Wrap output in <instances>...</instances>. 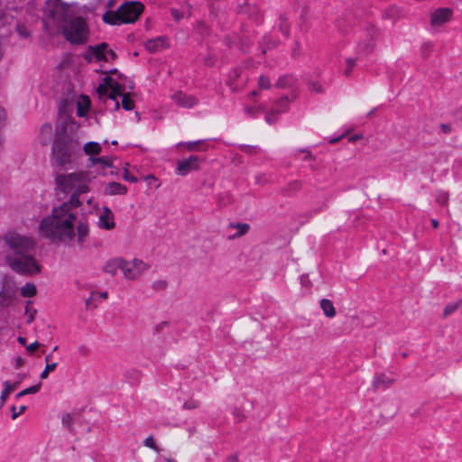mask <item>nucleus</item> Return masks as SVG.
<instances>
[{
  "label": "nucleus",
  "mask_w": 462,
  "mask_h": 462,
  "mask_svg": "<svg viewBox=\"0 0 462 462\" xmlns=\"http://www.w3.org/2000/svg\"><path fill=\"white\" fill-rule=\"evenodd\" d=\"M79 200L73 199L53 208L39 224L40 236L53 243L83 246L89 236V225L79 218Z\"/></svg>",
  "instance_id": "obj_1"
},
{
  "label": "nucleus",
  "mask_w": 462,
  "mask_h": 462,
  "mask_svg": "<svg viewBox=\"0 0 462 462\" xmlns=\"http://www.w3.org/2000/svg\"><path fill=\"white\" fill-rule=\"evenodd\" d=\"M42 22L47 31L51 32L56 28L72 44H81L88 41V26L85 19L78 14L77 7L73 4L46 0Z\"/></svg>",
  "instance_id": "obj_2"
},
{
  "label": "nucleus",
  "mask_w": 462,
  "mask_h": 462,
  "mask_svg": "<svg viewBox=\"0 0 462 462\" xmlns=\"http://www.w3.org/2000/svg\"><path fill=\"white\" fill-rule=\"evenodd\" d=\"M4 241L9 248L6 263L17 273L32 276L42 271L37 260L30 254L35 247V241L29 236L15 232H8Z\"/></svg>",
  "instance_id": "obj_3"
},
{
  "label": "nucleus",
  "mask_w": 462,
  "mask_h": 462,
  "mask_svg": "<svg viewBox=\"0 0 462 462\" xmlns=\"http://www.w3.org/2000/svg\"><path fill=\"white\" fill-rule=\"evenodd\" d=\"M98 97L102 99L110 109L117 110L122 105L125 110L130 111L134 107V101L125 93V86L119 80L106 76L103 79L97 89Z\"/></svg>",
  "instance_id": "obj_4"
},
{
  "label": "nucleus",
  "mask_w": 462,
  "mask_h": 462,
  "mask_svg": "<svg viewBox=\"0 0 462 462\" xmlns=\"http://www.w3.org/2000/svg\"><path fill=\"white\" fill-rule=\"evenodd\" d=\"M81 157L80 143L71 138H56L51 152V166L59 170L72 168Z\"/></svg>",
  "instance_id": "obj_5"
},
{
  "label": "nucleus",
  "mask_w": 462,
  "mask_h": 462,
  "mask_svg": "<svg viewBox=\"0 0 462 462\" xmlns=\"http://www.w3.org/2000/svg\"><path fill=\"white\" fill-rule=\"evenodd\" d=\"M55 182L60 190L64 193L72 194L70 199H79V195L89 191L90 176L88 172L83 171L68 174H58L55 178Z\"/></svg>",
  "instance_id": "obj_6"
},
{
  "label": "nucleus",
  "mask_w": 462,
  "mask_h": 462,
  "mask_svg": "<svg viewBox=\"0 0 462 462\" xmlns=\"http://www.w3.org/2000/svg\"><path fill=\"white\" fill-rule=\"evenodd\" d=\"M143 10L139 2H127L123 4L116 12H106L103 20L109 24L131 23L135 22Z\"/></svg>",
  "instance_id": "obj_7"
},
{
  "label": "nucleus",
  "mask_w": 462,
  "mask_h": 462,
  "mask_svg": "<svg viewBox=\"0 0 462 462\" xmlns=\"http://www.w3.org/2000/svg\"><path fill=\"white\" fill-rule=\"evenodd\" d=\"M115 58L116 53L104 42L97 46H89L85 53V59L88 62H107L113 60Z\"/></svg>",
  "instance_id": "obj_8"
},
{
  "label": "nucleus",
  "mask_w": 462,
  "mask_h": 462,
  "mask_svg": "<svg viewBox=\"0 0 462 462\" xmlns=\"http://www.w3.org/2000/svg\"><path fill=\"white\" fill-rule=\"evenodd\" d=\"M148 268V265L140 259L126 261L124 259L123 276L127 280L138 279Z\"/></svg>",
  "instance_id": "obj_9"
},
{
  "label": "nucleus",
  "mask_w": 462,
  "mask_h": 462,
  "mask_svg": "<svg viewBox=\"0 0 462 462\" xmlns=\"http://www.w3.org/2000/svg\"><path fill=\"white\" fill-rule=\"evenodd\" d=\"M248 76L242 69H235L228 74L227 85L233 91H239L244 88L247 83Z\"/></svg>",
  "instance_id": "obj_10"
},
{
  "label": "nucleus",
  "mask_w": 462,
  "mask_h": 462,
  "mask_svg": "<svg viewBox=\"0 0 462 462\" xmlns=\"http://www.w3.org/2000/svg\"><path fill=\"white\" fill-rule=\"evenodd\" d=\"M97 225L102 230H112L115 228V215L109 208L103 207L97 211Z\"/></svg>",
  "instance_id": "obj_11"
},
{
  "label": "nucleus",
  "mask_w": 462,
  "mask_h": 462,
  "mask_svg": "<svg viewBox=\"0 0 462 462\" xmlns=\"http://www.w3.org/2000/svg\"><path fill=\"white\" fill-rule=\"evenodd\" d=\"M171 99L180 107L190 109L198 106L199 98L182 91H176L171 95Z\"/></svg>",
  "instance_id": "obj_12"
},
{
  "label": "nucleus",
  "mask_w": 462,
  "mask_h": 462,
  "mask_svg": "<svg viewBox=\"0 0 462 462\" xmlns=\"http://www.w3.org/2000/svg\"><path fill=\"white\" fill-rule=\"evenodd\" d=\"M200 159L196 155H191L188 159L178 161L176 173L180 176H186L193 171L199 169Z\"/></svg>",
  "instance_id": "obj_13"
},
{
  "label": "nucleus",
  "mask_w": 462,
  "mask_h": 462,
  "mask_svg": "<svg viewBox=\"0 0 462 462\" xmlns=\"http://www.w3.org/2000/svg\"><path fill=\"white\" fill-rule=\"evenodd\" d=\"M291 100L287 96L282 97L280 99H278L271 111L266 114L265 116V121L269 124H274L276 122V116L279 114H282L283 112H286L289 106Z\"/></svg>",
  "instance_id": "obj_14"
},
{
  "label": "nucleus",
  "mask_w": 462,
  "mask_h": 462,
  "mask_svg": "<svg viewBox=\"0 0 462 462\" xmlns=\"http://www.w3.org/2000/svg\"><path fill=\"white\" fill-rule=\"evenodd\" d=\"M145 49L152 53L160 52L170 47L169 41L164 36H158L145 42Z\"/></svg>",
  "instance_id": "obj_15"
},
{
  "label": "nucleus",
  "mask_w": 462,
  "mask_h": 462,
  "mask_svg": "<svg viewBox=\"0 0 462 462\" xmlns=\"http://www.w3.org/2000/svg\"><path fill=\"white\" fill-rule=\"evenodd\" d=\"M123 263H124L123 258L116 257V258L109 259L105 263V265L103 267V271L106 273L114 277L117 274L118 271H121V272L123 271Z\"/></svg>",
  "instance_id": "obj_16"
},
{
  "label": "nucleus",
  "mask_w": 462,
  "mask_h": 462,
  "mask_svg": "<svg viewBox=\"0 0 462 462\" xmlns=\"http://www.w3.org/2000/svg\"><path fill=\"white\" fill-rule=\"evenodd\" d=\"M451 16V10L448 8H440L436 10L431 14V24L433 26H439L449 20Z\"/></svg>",
  "instance_id": "obj_17"
},
{
  "label": "nucleus",
  "mask_w": 462,
  "mask_h": 462,
  "mask_svg": "<svg viewBox=\"0 0 462 462\" xmlns=\"http://www.w3.org/2000/svg\"><path fill=\"white\" fill-rule=\"evenodd\" d=\"M77 115L80 117L87 116L90 108V99L88 96L80 95L76 100Z\"/></svg>",
  "instance_id": "obj_18"
},
{
  "label": "nucleus",
  "mask_w": 462,
  "mask_h": 462,
  "mask_svg": "<svg viewBox=\"0 0 462 462\" xmlns=\"http://www.w3.org/2000/svg\"><path fill=\"white\" fill-rule=\"evenodd\" d=\"M53 136L52 126L51 124H44L42 125L39 134V142L42 145H48Z\"/></svg>",
  "instance_id": "obj_19"
},
{
  "label": "nucleus",
  "mask_w": 462,
  "mask_h": 462,
  "mask_svg": "<svg viewBox=\"0 0 462 462\" xmlns=\"http://www.w3.org/2000/svg\"><path fill=\"white\" fill-rule=\"evenodd\" d=\"M127 192V188L118 182H110L105 189L106 195H124Z\"/></svg>",
  "instance_id": "obj_20"
},
{
  "label": "nucleus",
  "mask_w": 462,
  "mask_h": 462,
  "mask_svg": "<svg viewBox=\"0 0 462 462\" xmlns=\"http://www.w3.org/2000/svg\"><path fill=\"white\" fill-rule=\"evenodd\" d=\"M320 308L326 317L334 318L336 316V310L331 300L327 299L321 300Z\"/></svg>",
  "instance_id": "obj_21"
},
{
  "label": "nucleus",
  "mask_w": 462,
  "mask_h": 462,
  "mask_svg": "<svg viewBox=\"0 0 462 462\" xmlns=\"http://www.w3.org/2000/svg\"><path fill=\"white\" fill-rule=\"evenodd\" d=\"M295 83V79L294 77L291 76V75H284V76H282L280 77L276 83H275V87L278 88H291Z\"/></svg>",
  "instance_id": "obj_22"
},
{
  "label": "nucleus",
  "mask_w": 462,
  "mask_h": 462,
  "mask_svg": "<svg viewBox=\"0 0 462 462\" xmlns=\"http://www.w3.org/2000/svg\"><path fill=\"white\" fill-rule=\"evenodd\" d=\"M204 143V140H198L193 142L179 143L178 146H184L189 151H205L207 147H202Z\"/></svg>",
  "instance_id": "obj_23"
},
{
  "label": "nucleus",
  "mask_w": 462,
  "mask_h": 462,
  "mask_svg": "<svg viewBox=\"0 0 462 462\" xmlns=\"http://www.w3.org/2000/svg\"><path fill=\"white\" fill-rule=\"evenodd\" d=\"M14 294V289L9 285H5L3 290L0 291V303L8 304L12 300Z\"/></svg>",
  "instance_id": "obj_24"
},
{
  "label": "nucleus",
  "mask_w": 462,
  "mask_h": 462,
  "mask_svg": "<svg viewBox=\"0 0 462 462\" xmlns=\"http://www.w3.org/2000/svg\"><path fill=\"white\" fill-rule=\"evenodd\" d=\"M84 152L88 155H97L101 152V145L97 142H88L83 146Z\"/></svg>",
  "instance_id": "obj_25"
},
{
  "label": "nucleus",
  "mask_w": 462,
  "mask_h": 462,
  "mask_svg": "<svg viewBox=\"0 0 462 462\" xmlns=\"http://www.w3.org/2000/svg\"><path fill=\"white\" fill-rule=\"evenodd\" d=\"M18 383H11L8 381L4 382V390L1 393V405H4L9 394L16 389Z\"/></svg>",
  "instance_id": "obj_26"
},
{
  "label": "nucleus",
  "mask_w": 462,
  "mask_h": 462,
  "mask_svg": "<svg viewBox=\"0 0 462 462\" xmlns=\"http://www.w3.org/2000/svg\"><path fill=\"white\" fill-rule=\"evenodd\" d=\"M36 286L32 282H27L21 288V295L25 298L33 297L36 295Z\"/></svg>",
  "instance_id": "obj_27"
},
{
  "label": "nucleus",
  "mask_w": 462,
  "mask_h": 462,
  "mask_svg": "<svg viewBox=\"0 0 462 462\" xmlns=\"http://www.w3.org/2000/svg\"><path fill=\"white\" fill-rule=\"evenodd\" d=\"M461 305H462V300H458L455 302H450V303L447 304L443 310L444 317H448V315L455 312Z\"/></svg>",
  "instance_id": "obj_28"
},
{
  "label": "nucleus",
  "mask_w": 462,
  "mask_h": 462,
  "mask_svg": "<svg viewBox=\"0 0 462 462\" xmlns=\"http://www.w3.org/2000/svg\"><path fill=\"white\" fill-rule=\"evenodd\" d=\"M90 162L93 165L95 164H102L105 167H112L113 162L108 157H97V158H90Z\"/></svg>",
  "instance_id": "obj_29"
},
{
  "label": "nucleus",
  "mask_w": 462,
  "mask_h": 462,
  "mask_svg": "<svg viewBox=\"0 0 462 462\" xmlns=\"http://www.w3.org/2000/svg\"><path fill=\"white\" fill-rule=\"evenodd\" d=\"M257 86L259 89H269L272 87L271 79L264 75H261L258 78Z\"/></svg>",
  "instance_id": "obj_30"
},
{
  "label": "nucleus",
  "mask_w": 462,
  "mask_h": 462,
  "mask_svg": "<svg viewBox=\"0 0 462 462\" xmlns=\"http://www.w3.org/2000/svg\"><path fill=\"white\" fill-rule=\"evenodd\" d=\"M73 416L70 413H65L61 417V423L68 430H72Z\"/></svg>",
  "instance_id": "obj_31"
},
{
  "label": "nucleus",
  "mask_w": 462,
  "mask_h": 462,
  "mask_svg": "<svg viewBox=\"0 0 462 462\" xmlns=\"http://www.w3.org/2000/svg\"><path fill=\"white\" fill-rule=\"evenodd\" d=\"M57 367V363L46 364L44 370L42 372L40 377L46 379L49 376L50 372H53Z\"/></svg>",
  "instance_id": "obj_32"
},
{
  "label": "nucleus",
  "mask_w": 462,
  "mask_h": 462,
  "mask_svg": "<svg viewBox=\"0 0 462 462\" xmlns=\"http://www.w3.org/2000/svg\"><path fill=\"white\" fill-rule=\"evenodd\" d=\"M143 444H144V446H145V447H148V448H150L153 449V450H154V451H156V452H159V451H160L159 448H158V447L156 446V444H155V440H154V439H153V437H152V436H149V437H147V438L144 439Z\"/></svg>",
  "instance_id": "obj_33"
},
{
  "label": "nucleus",
  "mask_w": 462,
  "mask_h": 462,
  "mask_svg": "<svg viewBox=\"0 0 462 462\" xmlns=\"http://www.w3.org/2000/svg\"><path fill=\"white\" fill-rule=\"evenodd\" d=\"M26 410V406L22 405L17 409L15 406H12V419L16 420L24 411Z\"/></svg>",
  "instance_id": "obj_34"
},
{
  "label": "nucleus",
  "mask_w": 462,
  "mask_h": 462,
  "mask_svg": "<svg viewBox=\"0 0 462 462\" xmlns=\"http://www.w3.org/2000/svg\"><path fill=\"white\" fill-rule=\"evenodd\" d=\"M356 65V60L348 58L346 59V69L344 71L345 76L348 77L351 74L353 68Z\"/></svg>",
  "instance_id": "obj_35"
},
{
  "label": "nucleus",
  "mask_w": 462,
  "mask_h": 462,
  "mask_svg": "<svg viewBox=\"0 0 462 462\" xmlns=\"http://www.w3.org/2000/svg\"><path fill=\"white\" fill-rule=\"evenodd\" d=\"M236 227L237 229V233H236L237 236H241L246 234L247 231L249 230V225L248 224H237L236 226Z\"/></svg>",
  "instance_id": "obj_36"
},
{
  "label": "nucleus",
  "mask_w": 462,
  "mask_h": 462,
  "mask_svg": "<svg viewBox=\"0 0 462 462\" xmlns=\"http://www.w3.org/2000/svg\"><path fill=\"white\" fill-rule=\"evenodd\" d=\"M41 389V384H36V385H33V386H31V387H28L24 390H23V394H33V393H36L40 391Z\"/></svg>",
  "instance_id": "obj_37"
},
{
  "label": "nucleus",
  "mask_w": 462,
  "mask_h": 462,
  "mask_svg": "<svg viewBox=\"0 0 462 462\" xmlns=\"http://www.w3.org/2000/svg\"><path fill=\"white\" fill-rule=\"evenodd\" d=\"M199 407V402L197 401H189L184 402L183 408L187 410H192Z\"/></svg>",
  "instance_id": "obj_38"
},
{
  "label": "nucleus",
  "mask_w": 462,
  "mask_h": 462,
  "mask_svg": "<svg viewBox=\"0 0 462 462\" xmlns=\"http://www.w3.org/2000/svg\"><path fill=\"white\" fill-rule=\"evenodd\" d=\"M171 14L174 17L176 21H180L181 18L184 17V13H180L178 9L172 8L171 9Z\"/></svg>",
  "instance_id": "obj_39"
},
{
  "label": "nucleus",
  "mask_w": 462,
  "mask_h": 462,
  "mask_svg": "<svg viewBox=\"0 0 462 462\" xmlns=\"http://www.w3.org/2000/svg\"><path fill=\"white\" fill-rule=\"evenodd\" d=\"M17 32L23 38L30 35V32L23 26H17Z\"/></svg>",
  "instance_id": "obj_40"
},
{
  "label": "nucleus",
  "mask_w": 462,
  "mask_h": 462,
  "mask_svg": "<svg viewBox=\"0 0 462 462\" xmlns=\"http://www.w3.org/2000/svg\"><path fill=\"white\" fill-rule=\"evenodd\" d=\"M310 89L313 92H320L322 88L321 86L318 83V82H312L310 85Z\"/></svg>",
  "instance_id": "obj_41"
},
{
  "label": "nucleus",
  "mask_w": 462,
  "mask_h": 462,
  "mask_svg": "<svg viewBox=\"0 0 462 462\" xmlns=\"http://www.w3.org/2000/svg\"><path fill=\"white\" fill-rule=\"evenodd\" d=\"M97 296H99L101 299L106 300L108 297L107 291H102V292H92L91 298L96 299Z\"/></svg>",
  "instance_id": "obj_42"
},
{
  "label": "nucleus",
  "mask_w": 462,
  "mask_h": 462,
  "mask_svg": "<svg viewBox=\"0 0 462 462\" xmlns=\"http://www.w3.org/2000/svg\"><path fill=\"white\" fill-rule=\"evenodd\" d=\"M38 347H39V343L35 341L27 346V350L30 352H32V351L36 350Z\"/></svg>",
  "instance_id": "obj_43"
},
{
  "label": "nucleus",
  "mask_w": 462,
  "mask_h": 462,
  "mask_svg": "<svg viewBox=\"0 0 462 462\" xmlns=\"http://www.w3.org/2000/svg\"><path fill=\"white\" fill-rule=\"evenodd\" d=\"M5 118V110L0 106V126L2 125Z\"/></svg>",
  "instance_id": "obj_44"
},
{
  "label": "nucleus",
  "mask_w": 462,
  "mask_h": 462,
  "mask_svg": "<svg viewBox=\"0 0 462 462\" xmlns=\"http://www.w3.org/2000/svg\"><path fill=\"white\" fill-rule=\"evenodd\" d=\"M440 203H445L448 200V197L445 193L439 195V198L438 199Z\"/></svg>",
  "instance_id": "obj_45"
},
{
  "label": "nucleus",
  "mask_w": 462,
  "mask_h": 462,
  "mask_svg": "<svg viewBox=\"0 0 462 462\" xmlns=\"http://www.w3.org/2000/svg\"><path fill=\"white\" fill-rule=\"evenodd\" d=\"M125 179L130 182H136L137 181V179L135 177H131V176H127L126 174L125 175Z\"/></svg>",
  "instance_id": "obj_46"
},
{
  "label": "nucleus",
  "mask_w": 462,
  "mask_h": 462,
  "mask_svg": "<svg viewBox=\"0 0 462 462\" xmlns=\"http://www.w3.org/2000/svg\"><path fill=\"white\" fill-rule=\"evenodd\" d=\"M361 138V135H358V134H356V135H353L349 138V141L350 142H356L357 140H359Z\"/></svg>",
  "instance_id": "obj_47"
},
{
  "label": "nucleus",
  "mask_w": 462,
  "mask_h": 462,
  "mask_svg": "<svg viewBox=\"0 0 462 462\" xmlns=\"http://www.w3.org/2000/svg\"><path fill=\"white\" fill-rule=\"evenodd\" d=\"M258 95V91L257 90H253L250 94H249V97L251 98H254L255 97H257Z\"/></svg>",
  "instance_id": "obj_48"
},
{
  "label": "nucleus",
  "mask_w": 462,
  "mask_h": 462,
  "mask_svg": "<svg viewBox=\"0 0 462 462\" xmlns=\"http://www.w3.org/2000/svg\"><path fill=\"white\" fill-rule=\"evenodd\" d=\"M52 358V355L51 354H49L45 356V362L46 364H51L50 361L51 359Z\"/></svg>",
  "instance_id": "obj_49"
},
{
  "label": "nucleus",
  "mask_w": 462,
  "mask_h": 462,
  "mask_svg": "<svg viewBox=\"0 0 462 462\" xmlns=\"http://www.w3.org/2000/svg\"><path fill=\"white\" fill-rule=\"evenodd\" d=\"M431 224L434 228H437L439 226V222L436 219H431Z\"/></svg>",
  "instance_id": "obj_50"
},
{
  "label": "nucleus",
  "mask_w": 462,
  "mask_h": 462,
  "mask_svg": "<svg viewBox=\"0 0 462 462\" xmlns=\"http://www.w3.org/2000/svg\"><path fill=\"white\" fill-rule=\"evenodd\" d=\"M305 155H304V160H308V159H310L311 158V153L310 152H304Z\"/></svg>",
  "instance_id": "obj_51"
},
{
  "label": "nucleus",
  "mask_w": 462,
  "mask_h": 462,
  "mask_svg": "<svg viewBox=\"0 0 462 462\" xmlns=\"http://www.w3.org/2000/svg\"><path fill=\"white\" fill-rule=\"evenodd\" d=\"M79 352H81V353H83V354H86V353H87V348H86L85 346H80V347L79 348Z\"/></svg>",
  "instance_id": "obj_52"
},
{
  "label": "nucleus",
  "mask_w": 462,
  "mask_h": 462,
  "mask_svg": "<svg viewBox=\"0 0 462 462\" xmlns=\"http://www.w3.org/2000/svg\"><path fill=\"white\" fill-rule=\"evenodd\" d=\"M245 112H246L247 114H251V113L253 112V107H246V108H245Z\"/></svg>",
  "instance_id": "obj_53"
},
{
  "label": "nucleus",
  "mask_w": 462,
  "mask_h": 462,
  "mask_svg": "<svg viewBox=\"0 0 462 462\" xmlns=\"http://www.w3.org/2000/svg\"><path fill=\"white\" fill-rule=\"evenodd\" d=\"M25 394H23V391H21L19 393H17L16 398H21L22 396H24Z\"/></svg>",
  "instance_id": "obj_54"
},
{
  "label": "nucleus",
  "mask_w": 462,
  "mask_h": 462,
  "mask_svg": "<svg viewBox=\"0 0 462 462\" xmlns=\"http://www.w3.org/2000/svg\"><path fill=\"white\" fill-rule=\"evenodd\" d=\"M19 341L21 344H24L25 343V339L23 337H19Z\"/></svg>",
  "instance_id": "obj_55"
},
{
  "label": "nucleus",
  "mask_w": 462,
  "mask_h": 462,
  "mask_svg": "<svg viewBox=\"0 0 462 462\" xmlns=\"http://www.w3.org/2000/svg\"><path fill=\"white\" fill-rule=\"evenodd\" d=\"M340 138H341V137H339V138H337V139H333V140H331L330 142H331V143H336V142H337Z\"/></svg>",
  "instance_id": "obj_56"
},
{
  "label": "nucleus",
  "mask_w": 462,
  "mask_h": 462,
  "mask_svg": "<svg viewBox=\"0 0 462 462\" xmlns=\"http://www.w3.org/2000/svg\"><path fill=\"white\" fill-rule=\"evenodd\" d=\"M166 461H167V462H176L175 460L171 459V458H166Z\"/></svg>",
  "instance_id": "obj_57"
},
{
  "label": "nucleus",
  "mask_w": 462,
  "mask_h": 462,
  "mask_svg": "<svg viewBox=\"0 0 462 462\" xmlns=\"http://www.w3.org/2000/svg\"><path fill=\"white\" fill-rule=\"evenodd\" d=\"M373 113H374V110H371V111L368 113L367 116H370L371 115H373Z\"/></svg>",
  "instance_id": "obj_58"
},
{
  "label": "nucleus",
  "mask_w": 462,
  "mask_h": 462,
  "mask_svg": "<svg viewBox=\"0 0 462 462\" xmlns=\"http://www.w3.org/2000/svg\"><path fill=\"white\" fill-rule=\"evenodd\" d=\"M128 88H129L130 89H132V88H133V84H132V82H130V84H129Z\"/></svg>",
  "instance_id": "obj_59"
},
{
  "label": "nucleus",
  "mask_w": 462,
  "mask_h": 462,
  "mask_svg": "<svg viewBox=\"0 0 462 462\" xmlns=\"http://www.w3.org/2000/svg\"><path fill=\"white\" fill-rule=\"evenodd\" d=\"M116 143H117V142H116V141H113V142H112V144H113V145H116Z\"/></svg>",
  "instance_id": "obj_60"
},
{
  "label": "nucleus",
  "mask_w": 462,
  "mask_h": 462,
  "mask_svg": "<svg viewBox=\"0 0 462 462\" xmlns=\"http://www.w3.org/2000/svg\"><path fill=\"white\" fill-rule=\"evenodd\" d=\"M58 349V346H54L53 351H56Z\"/></svg>",
  "instance_id": "obj_61"
}]
</instances>
